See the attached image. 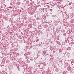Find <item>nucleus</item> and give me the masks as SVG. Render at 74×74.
Masks as SVG:
<instances>
[{
  "instance_id": "21",
  "label": "nucleus",
  "mask_w": 74,
  "mask_h": 74,
  "mask_svg": "<svg viewBox=\"0 0 74 74\" xmlns=\"http://www.w3.org/2000/svg\"><path fill=\"white\" fill-rule=\"evenodd\" d=\"M50 14H52V13H51Z\"/></svg>"
},
{
  "instance_id": "20",
  "label": "nucleus",
  "mask_w": 74,
  "mask_h": 74,
  "mask_svg": "<svg viewBox=\"0 0 74 74\" xmlns=\"http://www.w3.org/2000/svg\"><path fill=\"white\" fill-rule=\"evenodd\" d=\"M24 43H25V42H24Z\"/></svg>"
},
{
  "instance_id": "24",
  "label": "nucleus",
  "mask_w": 74,
  "mask_h": 74,
  "mask_svg": "<svg viewBox=\"0 0 74 74\" xmlns=\"http://www.w3.org/2000/svg\"><path fill=\"white\" fill-rule=\"evenodd\" d=\"M30 47L31 48V46H30Z\"/></svg>"
},
{
  "instance_id": "25",
  "label": "nucleus",
  "mask_w": 74,
  "mask_h": 74,
  "mask_svg": "<svg viewBox=\"0 0 74 74\" xmlns=\"http://www.w3.org/2000/svg\"><path fill=\"white\" fill-rule=\"evenodd\" d=\"M56 29H57V28H56Z\"/></svg>"
},
{
  "instance_id": "4",
  "label": "nucleus",
  "mask_w": 74,
  "mask_h": 74,
  "mask_svg": "<svg viewBox=\"0 0 74 74\" xmlns=\"http://www.w3.org/2000/svg\"><path fill=\"white\" fill-rule=\"evenodd\" d=\"M41 3L42 5H44V1H41Z\"/></svg>"
},
{
  "instance_id": "6",
  "label": "nucleus",
  "mask_w": 74,
  "mask_h": 74,
  "mask_svg": "<svg viewBox=\"0 0 74 74\" xmlns=\"http://www.w3.org/2000/svg\"><path fill=\"white\" fill-rule=\"evenodd\" d=\"M58 71H59V69L56 68V71H57V72H58Z\"/></svg>"
},
{
  "instance_id": "3",
  "label": "nucleus",
  "mask_w": 74,
  "mask_h": 74,
  "mask_svg": "<svg viewBox=\"0 0 74 74\" xmlns=\"http://www.w3.org/2000/svg\"><path fill=\"white\" fill-rule=\"evenodd\" d=\"M46 6H48L49 8H50V7H52V5L47 3V4L46 5Z\"/></svg>"
},
{
  "instance_id": "14",
  "label": "nucleus",
  "mask_w": 74,
  "mask_h": 74,
  "mask_svg": "<svg viewBox=\"0 0 74 74\" xmlns=\"http://www.w3.org/2000/svg\"><path fill=\"white\" fill-rule=\"evenodd\" d=\"M52 17H55V16H54V15H52Z\"/></svg>"
},
{
  "instance_id": "11",
  "label": "nucleus",
  "mask_w": 74,
  "mask_h": 74,
  "mask_svg": "<svg viewBox=\"0 0 74 74\" xmlns=\"http://www.w3.org/2000/svg\"><path fill=\"white\" fill-rule=\"evenodd\" d=\"M69 8H70V9H71V8H72V7H71V6L70 7H69Z\"/></svg>"
},
{
  "instance_id": "16",
  "label": "nucleus",
  "mask_w": 74,
  "mask_h": 74,
  "mask_svg": "<svg viewBox=\"0 0 74 74\" xmlns=\"http://www.w3.org/2000/svg\"><path fill=\"white\" fill-rule=\"evenodd\" d=\"M38 66V67H40V65H39Z\"/></svg>"
},
{
  "instance_id": "23",
  "label": "nucleus",
  "mask_w": 74,
  "mask_h": 74,
  "mask_svg": "<svg viewBox=\"0 0 74 74\" xmlns=\"http://www.w3.org/2000/svg\"><path fill=\"white\" fill-rule=\"evenodd\" d=\"M70 49H71V48L70 49Z\"/></svg>"
},
{
  "instance_id": "15",
  "label": "nucleus",
  "mask_w": 74,
  "mask_h": 74,
  "mask_svg": "<svg viewBox=\"0 0 74 74\" xmlns=\"http://www.w3.org/2000/svg\"><path fill=\"white\" fill-rule=\"evenodd\" d=\"M43 64H45V62L44 63H43Z\"/></svg>"
},
{
  "instance_id": "18",
  "label": "nucleus",
  "mask_w": 74,
  "mask_h": 74,
  "mask_svg": "<svg viewBox=\"0 0 74 74\" xmlns=\"http://www.w3.org/2000/svg\"><path fill=\"white\" fill-rule=\"evenodd\" d=\"M18 3H19V4L20 3V2H19Z\"/></svg>"
},
{
  "instance_id": "10",
  "label": "nucleus",
  "mask_w": 74,
  "mask_h": 74,
  "mask_svg": "<svg viewBox=\"0 0 74 74\" xmlns=\"http://www.w3.org/2000/svg\"><path fill=\"white\" fill-rule=\"evenodd\" d=\"M66 34L65 33H64V34H63V35H64V36H66Z\"/></svg>"
},
{
  "instance_id": "5",
  "label": "nucleus",
  "mask_w": 74,
  "mask_h": 74,
  "mask_svg": "<svg viewBox=\"0 0 74 74\" xmlns=\"http://www.w3.org/2000/svg\"><path fill=\"white\" fill-rule=\"evenodd\" d=\"M29 55V53H25L24 54L25 56H27V55Z\"/></svg>"
},
{
  "instance_id": "19",
  "label": "nucleus",
  "mask_w": 74,
  "mask_h": 74,
  "mask_svg": "<svg viewBox=\"0 0 74 74\" xmlns=\"http://www.w3.org/2000/svg\"><path fill=\"white\" fill-rule=\"evenodd\" d=\"M11 60H13V59H12Z\"/></svg>"
},
{
  "instance_id": "8",
  "label": "nucleus",
  "mask_w": 74,
  "mask_h": 74,
  "mask_svg": "<svg viewBox=\"0 0 74 74\" xmlns=\"http://www.w3.org/2000/svg\"><path fill=\"white\" fill-rule=\"evenodd\" d=\"M25 58L26 59H27V56H26L25 57Z\"/></svg>"
},
{
  "instance_id": "1",
  "label": "nucleus",
  "mask_w": 74,
  "mask_h": 74,
  "mask_svg": "<svg viewBox=\"0 0 74 74\" xmlns=\"http://www.w3.org/2000/svg\"><path fill=\"white\" fill-rule=\"evenodd\" d=\"M46 51H47V50H46L43 52L42 55L44 56H47V52H46Z\"/></svg>"
},
{
  "instance_id": "12",
  "label": "nucleus",
  "mask_w": 74,
  "mask_h": 74,
  "mask_svg": "<svg viewBox=\"0 0 74 74\" xmlns=\"http://www.w3.org/2000/svg\"><path fill=\"white\" fill-rule=\"evenodd\" d=\"M59 52H62V51H61V50H59Z\"/></svg>"
},
{
  "instance_id": "9",
  "label": "nucleus",
  "mask_w": 74,
  "mask_h": 74,
  "mask_svg": "<svg viewBox=\"0 0 74 74\" xmlns=\"http://www.w3.org/2000/svg\"><path fill=\"white\" fill-rule=\"evenodd\" d=\"M45 27L46 26L45 28L47 27V25H44Z\"/></svg>"
},
{
  "instance_id": "28",
  "label": "nucleus",
  "mask_w": 74,
  "mask_h": 74,
  "mask_svg": "<svg viewBox=\"0 0 74 74\" xmlns=\"http://www.w3.org/2000/svg\"><path fill=\"white\" fill-rule=\"evenodd\" d=\"M31 60H33V59H31Z\"/></svg>"
},
{
  "instance_id": "27",
  "label": "nucleus",
  "mask_w": 74,
  "mask_h": 74,
  "mask_svg": "<svg viewBox=\"0 0 74 74\" xmlns=\"http://www.w3.org/2000/svg\"><path fill=\"white\" fill-rule=\"evenodd\" d=\"M41 33H42V32H41Z\"/></svg>"
},
{
  "instance_id": "7",
  "label": "nucleus",
  "mask_w": 74,
  "mask_h": 74,
  "mask_svg": "<svg viewBox=\"0 0 74 74\" xmlns=\"http://www.w3.org/2000/svg\"><path fill=\"white\" fill-rule=\"evenodd\" d=\"M58 7H60V4H59L57 5Z\"/></svg>"
},
{
  "instance_id": "26",
  "label": "nucleus",
  "mask_w": 74,
  "mask_h": 74,
  "mask_svg": "<svg viewBox=\"0 0 74 74\" xmlns=\"http://www.w3.org/2000/svg\"><path fill=\"white\" fill-rule=\"evenodd\" d=\"M65 29H66V28L65 27Z\"/></svg>"
},
{
  "instance_id": "17",
  "label": "nucleus",
  "mask_w": 74,
  "mask_h": 74,
  "mask_svg": "<svg viewBox=\"0 0 74 74\" xmlns=\"http://www.w3.org/2000/svg\"><path fill=\"white\" fill-rule=\"evenodd\" d=\"M31 1H32V0H30Z\"/></svg>"
},
{
  "instance_id": "13",
  "label": "nucleus",
  "mask_w": 74,
  "mask_h": 74,
  "mask_svg": "<svg viewBox=\"0 0 74 74\" xmlns=\"http://www.w3.org/2000/svg\"><path fill=\"white\" fill-rule=\"evenodd\" d=\"M50 11H52V9H50Z\"/></svg>"
},
{
  "instance_id": "22",
  "label": "nucleus",
  "mask_w": 74,
  "mask_h": 74,
  "mask_svg": "<svg viewBox=\"0 0 74 74\" xmlns=\"http://www.w3.org/2000/svg\"><path fill=\"white\" fill-rule=\"evenodd\" d=\"M40 69H42V68H40Z\"/></svg>"
},
{
  "instance_id": "29",
  "label": "nucleus",
  "mask_w": 74,
  "mask_h": 74,
  "mask_svg": "<svg viewBox=\"0 0 74 74\" xmlns=\"http://www.w3.org/2000/svg\"><path fill=\"white\" fill-rule=\"evenodd\" d=\"M68 68H70V67H68Z\"/></svg>"
},
{
  "instance_id": "30",
  "label": "nucleus",
  "mask_w": 74,
  "mask_h": 74,
  "mask_svg": "<svg viewBox=\"0 0 74 74\" xmlns=\"http://www.w3.org/2000/svg\"><path fill=\"white\" fill-rule=\"evenodd\" d=\"M69 5H71V4H70Z\"/></svg>"
},
{
  "instance_id": "2",
  "label": "nucleus",
  "mask_w": 74,
  "mask_h": 74,
  "mask_svg": "<svg viewBox=\"0 0 74 74\" xmlns=\"http://www.w3.org/2000/svg\"><path fill=\"white\" fill-rule=\"evenodd\" d=\"M53 3L54 4V5H58L59 4V3L55 1H53Z\"/></svg>"
}]
</instances>
